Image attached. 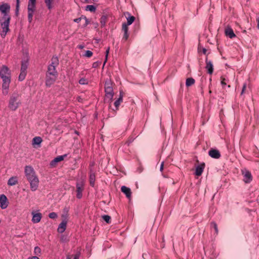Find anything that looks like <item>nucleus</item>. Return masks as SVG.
<instances>
[{"mask_svg": "<svg viewBox=\"0 0 259 259\" xmlns=\"http://www.w3.org/2000/svg\"><path fill=\"white\" fill-rule=\"evenodd\" d=\"M107 17L106 16H102L100 19V23L102 27H104L106 23Z\"/></svg>", "mask_w": 259, "mask_h": 259, "instance_id": "obj_32", "label": "nucleus"}, {"mask_svg": "<svg viewBox=\"0 0 259 259\" xmlns=\"http://www.w3.org/2000/svg\"><path fill=\"white\" fill-rule=\"evenodd\" d=\"M112 87V83L110 80H107L105 83V88H110Z\"/></svg>", "mask_w": 259, "mask_h": 259, "instance_id": "obj_41", "label": "nucleus"}, {"mask_svg": "<svg viewBox=\"0 0 259 259\" xmlns=\"http://www.w3.org/2000/svg\"><path fill=\"white\" fill-rule=\"evenodd\" d=\"M36 0H29L28 4V19L29 22L32 20L33 13L35 9Z\"/></svg>", "mask_w": 259, "mask_h": 259, "instance_id": "obj_5", "label": "nucleus"}, {"mask_svg": "<svg viewBox=\"0 0 259 259\" xmlns=\"http://www.w3.org/2000/svg\"><path fill=\"white\" fill-rule=\"evenodd\" d=\"M62 217H65V218H66V215H62Z\"/></svg>", "mask_w": 259, "mask_h": 259, "instance_id": "obj_55", "label": "nucleus"}, {"mask_svg": "<svg viewBox=\"0 0 259 259\" xmlns=\"http://www.w3.org/2000/svg\"><path fill=\"white\" fill-rule=\"evenodd\" d=\"M66 157V154L63 155L58 156L56 157V158H55L54 159V160H53L51 161V164L52 165H53L54 164L63 160L65 158V157Z\"/></svg>", "mask_w": 259, "mask_h": 259, "instance_id": "obj_22", "label": "nucleus"}, {"mask_svg": "<svg viewBox=\"0 0 259 259\" xmlns=\"http://www.w3.org/2000/svg\"><path fill=\"white\" fill-rule=\"evenodd\" d=\"M109 50H110V48L108 47L107 49L106 50L105 60V61L104 62V65H105V64L106 63V61L107 60V58H108V54H109Z\"/></svg>", "mask_w": 259, "mask_h": 259, "instance_id": "obj_40", "label": "nucleus"}, {"mask_svg": "<svg viewBox=\"0 0 259 259\" xmlns=\"http://www.w3.org/2000/svg\"><path fill=\"white\" fill-rule=\"evenodd\" d=\"M18 182V178L16 176L12 177L9 179L8 185L11 186H14L17 184Z\"/></svg>", "mask_w": 259, "mask_h": 259, "instance_id": "obj_21", "label": "nucleus"}, {"mask_svg": "<svg viewBox=\"0 0 259 259\" xmlns=\"http://www.w3.org/2000/svg\"><path fill=\"white\" fill-rule=\"evenodd\" d=\"M10 5L8 3H3L0 5V12L2 13L1 17H11L9 14L10 12Z\"/></svg>", "mask_w": 259, "mask_h": 259, "instance_id": "obj_7", "label": "nucleus"}, {"mask_svg": "<svg viewBox=\"0 0 259 259\" xmlns=\"http://www.w3.org/2000/svg\"><path fill=\"white\" fill-rule=\"evenodd\" d=\"M96 66H97L96 63H94L93 64V67H96Z\"/></svg>", "mask_w": 259, "mask_h": 259, "instance_id": "obj_53", "label": "nucleus"}, {"mask_svg": "<svg viewBox=\"0 0 259 259\" xmlns=\"http://www.w3.org/2000/svg\"><path fill=\"white\" fill-rule=\"evenodd\" d=\"M49 217L50 219H55L57 218L58 215L55 212H52L49 213Z\"/></svg>", "mask_w": 259, "mask_h": 259, "instance_id": "obj_37", "label": "nucleus"}, {"mask_svg": "<svg viewBox=\"0 0 259 259\" xmlns=\"http://www.w3.org/2000/svg\"><path fill=\"white\" fill-rule=\"evenodd\" d=\"M102 218L104 221H105L107 223H110L111 217L108 215H104L102 216Z\"/></svg>", "mask_w": 259, "mask_h": 259, "instance_id": "obj_33", "label": "nucleus"}, {"mask_svg": "<svg viewBox=\"0 0 259 259\" xmlns=\"http://www.w3.org/2000/svg\"><path fill=\"white\" fill-rule=\"evenodd\" d=\"M208 155L214 159H219L221 157V154L217 149H211L208 151Z\"/></svg>", "mask_w": 259, "mask_h": 259, "instance_id": "obj_13", "label": "nucleus"}, {"mask_svg": "<svg viewBox=\"0 0 259 259\" xmlns=\"http://www.w3.org/2000/svg\"><path fill=\"white\" fill-rule=\"evenodd\" d=\"M11 17H1L0 18V25L2 28L1 32V36L2 38H5L7 33L10 31L9 25L10 23Z\"/></svg>", "mask_w": 259, "mask_h": 259, "instance_id": "obj_4", "label": "nucleus"}, {"mask_svg": "<svg viewBox=\"0 0 259 259\" xmlns=\"http://www.w3.org/2000/svg\"><path fill=\"white\" fill-rule=\"evenodd\" d=\"M21 95L17 92L13 93L10 96L9 102V108L12 111H15L21 104Z\"/></svg>", "mask_w": 259, "mask_h": 259, "instance_id": "obj_3", "label": "nucleus"}, {"mask_svg": "<svg viewBox=\"0 0 259 259\" xmlns=\"http://www.w3.org/2000/svg\"><path fill=\"white\" fill-rule=\"evenodd\" d=\"M257 27L259 29V16H258V18L257 19Z\"/></svg>", "mask_w": 259, "mask_h": 259, "instance_id": "obj_52", "label": "nucleus"}, {"mask_svg": "<svg viewBox=\"0 0 259 259\" xmlns=\"http://www.w3.org/2000/svg\"><path fill=\"white\" fill-rule=\"evenodd\" d=\"M79 83L81 85H86L89 83V80L85 78L82 77L79 80Z\"/></svg>", "mask_w": 259, "mask_h": 259, "instance_id": "obj_30", "label": "nucleus"}, {"mask_svg": "<svg viewBox=\"0 0 259 259\" xmlns=\"http://www.w3.org/2000/svg\"><path fill=\"white\" fill-rule=\"evenodd\" d=\"M92 55H93L92 52L90 50H88V51H85V53L84 55H83V56L88 57V58H90V57H91L92 56Z\"/></svg>", "mask_w": 259, "mask_h": 259, "instance_id": "obj_36", "label": "nucleus"}, {"mask_svg": "<svg viewBox=\"0 0 259 259\" xmlns=\"http://www.w3.org/2000/svg\"><path fill=\"white\" fill-rule=\"evenodd\" d=\"M206 50L205 49H203V53L204 54H205V53H206Z\"/></svg>", "mask_w": 259, "mask_h": 259, "instance_id": "obj_54", "label": "nucleus"}, {"mask_svg": "<svg viewBox=\"0 0 259 259\" xmlns=\"http://www.w3.org/2000/svg\"><path fill=\"white\" fill-rule=\"evenodd\" d=\"M8 206V199L4 194L0 195V207L2 209H5Z\"/></svg>", "mask_w": 259, "mask_h": 259, "instance_id": "obj_12", "label": "nucleus"}, {"mask_svg": "<svg viewBox=\"0 0 259 259\" xmlns=\"http://www.w3.org/2000/svg\"><path fill=\"white\" fill-rule=\"evenodd\" d=\"M1 223V220H0V223Z\"/></svg>", "mask_w": 259, "mask_h": 259, "instance_id": "obj_56", "label": "nucleus"}, {"mask_svg": "<svg viewBox=\"0 0 259 259\" xmlns=\"http://www.w3.org/2000/svg\"><path fill=\"white\" fill-rule=\"evenodd\" d=\"M195 79L192 77L188 78L186 81V85L187 87H190L195 83Z\"/></svg>", "mask_w": 259, "mask_h": 259, "instance_id": "obj_26", "label": "nucleus"}, {"mask_svg": "<svg viewBox=\"0 0 259 259\" xmlns=\"http://www.w3.org/2000/svg\"><path fill=\"white\" fill-rule=\"evenodd\" d=\"M77 100L79 102H82L83 99L80 97H78L77 98Z\"/></svg>", "mask_w": 259, "mask_h": 259, "instance_id": "obj_49", "label": "nucleus"}, {"mask_svg": "<svg viewBox=\"0 0 259 259\" xmlns=\"http://www.w3.org/2000/svg\"><path fill=\"white\" fill-rule=\"evenodd\" d=\"M123 37H122V40H124V41H126L127 40L128 38V36H129V34L128 32H123Z\"/></svg>", "mask_w": 259, "mask_h": 259, "instance_id": "obj_39", "label": "nucleus"}, {"mask_svg": "<svg viewBox=\"0 0 259 259\" xmlns=\"http://www.w3.org/2000/svg\"><path fill=\"white\" fill-rule=\"evenodd\" d=\"M225 33L226 35L230 38H233L236 36L233 29L230 27H227L225 29Z\"/></svg>", "mask_w": 259, "mask_h": 259, "instance_id": "obj_17", "label": "nucleus"}, {"mask_svg": "<svg viewBox=\"0 0 259 259\" xmlns=\"http://www.w3.org/2000/svg\"><path fill=\"white\" fill-rule=\"evenodd\" d=\"M45 3L49 10H51L53 8L52 3L53 0H44Z\"/></svg>", "mask_w": 259, "mask_h": 259, "instance_id": "obj_27", "label": "nucleus"}, {"mask_svg": "<svg viewBox=\"0 0 259 259\" xmlns=\"http://www.w3.org/2000/svg\"><path fill=\"white\" fill-rule=\"evenodd\" d=\"M163 166H164V162H161V163L160 164V170L161 171H162V170L163 169Z\"/></svg>", "mask_w": 259, "mask_h": 259, "instance_id": "obj_47", "label": "nucleus"}, {"mask_svg": "<svg viewBox=\"0 0 259 259\" xmlns=\"http://www.w3.org/2000/svg\"><path fill=\"white\" fill-rule=\"evenodd\" d=\"M0 76L11 77V73L9 69L5 65H3L0 69Z\"/></svg>", "mask_w": 259, "mask_h": 259, "instance_id": "obj_11", "label": "nucleus"}, {"mask_svg": "<svg viewBox=\"0 0 259 259\" xmlns=\"http://www.w3.org/2000/svg\"><path fill=\"white\" fill-rule=\"evenodd\" d=\"M96 180V176L94 173L91 172L90 175V185L94 187L95 185V182Z\"/></svg>", "mask_w": 259, "mask_h": 259, "instance_id": "obj_24", "label": "nucleus"}, {"mask_svg": "<svg viewBox=\"0 0 259 259\" xmlns=\"http://www.w3.org/2000/svg\"><path fill=\"white\" fill-rule=\"evenodd\" d=\"M210 226L211 227H213L216 233L218 234V229L217 224L215 222H211L210 224Z\"/></svg>", "mask_w": 259, "mask_h": 259, "instance_id": "obj_38", "label": "nucleus"}, {"mask_svg": "<svg viewBox=\"0 0 259 259\" xmlns=\"http://www.w3.org/2000/svg\"><path fill=\"white\" fill-rule=\"evenodd\" d=\"M77 47L80 49H82L84 48V46L82 45H79L77 46Z\"/></svg>", "mask_w": 259, "mask_h": 259, "instance_id": "obj_50", "label": "nucleus"}, {"mask_svg": "<svg viewBox=\"0 0 259 259\" xmlns=\"http://www.w3.org/2000/svg\"><path fill=\"white\" fill-rule=\"evenodd\" d=\"M82 18H83V19H84L85 20V23L83 25V27H86L89 24L90 21L87 18V17L84 16H82Z\"/></svg>", "mask_w": 259, "mask_h": 259, "instance_id": "obj_42", "label": "nucleus"}, {"mask_svg": "<svg viewBox=\"0 0 259 259\" xmlns=\"http://www.w3.org/2000/svg\"><path fill=\"white\" fill-rule=\"evenodd\" d=\"M226 79L223 77H221V84L222 85H225L227 84Z\"/></svg>", "mask_w": 259, "mask_h": 259, "instance_id": "obj_43", "label": "nucleus"}, {"mask_svg": "<svg viewBox=\"0 0 259 259\" xmlns=\"http://www.w3.org/2000/svg\"><path fill=\"white\" fill-rule=\"evenodd\" d=\"M105 100H108V102H111L112 100L114 93L112 87L110 88H105Z\"/></svg>", "mask_w": 259, "mask_h": 259, "instance_id": "obj_9", "label": "nucleus"}, {"mask_svg": "<svg viewBox=\"0 0 259 259\" xmlns=\"http://www.w3.org/2000/svg\"><path fill=\"white\" fill-rule=\"evenodd\" d=\"M122 30L123 32H128V25L126 23H123L122 25Z\"/></svg>", "mask_w": 259, "mask_h": 259, "instance_id": "obj_35", "label": "nucleus"}, {"mask_svg": "<svg viewBox=\"0 0 259 259\" xmlns=\"http://www.w3.org/2000/svg\"><path fill=\"white\" fill-rule=\"evenodd\" d=\"M32 222L33 223H38L40 221L42 218V215L40 213H34V212H32Z\"/></svg>", "mask_w": 259, "mask_h": 259, "instance_id": "obj_16", "label": "nucleus"}, {"mask_svg": "<svg viewBox=\"0 0 259 259\" xmlns=\"http://www.w3.org/2000/svg\"><path fill=\"white\" fill-rule=\"evenodd\" d=\"M83 19V18H82V16L79 17V18H76V19H74V21L76 23H79L80 22V21Z\"/></svg>", "mask_w": 259, "mask_h": 259, "instance_id": "obj_44", "label": "nucleus"}, {"mask_svg": "<svg viewBox=\"0 0 259 259\" xmlns=\"http://www.w3.org/2000/svg\"><path fill=\"white\" fill-rule=\"evenodd\" d=\"M3 80L2 93L4 95H7L9 93V86L11 82V77H1Z\"/></svg>", "mask_w": 259, "mask_h": 259, "instance_id": "obj_6", "label": "nucleus"}, {"mask_svg": "<svg viewBox=\"0 0 259 259\" xmlns=\"http://www.w3.org/2000/svg\"><path fill=\"white\" fill-rule=\"evenodd\" d=\"M206 62V66L205 68L207 70V72L209 74H212L213 72V65L211 61L208 60L207 58H206L205 60Z\"/></svg>", "mask_w": 259, "mask_h": 259, "instance_id": "obj_14", "label": "nucleus"}, {"mask_svg": "<svg viewBox=\"0 0 259 259\" xmlns=\"http://www.w3.org/2000/svg\"><path fill=\"white\" fill-rule=\"evenodd\" d=\"M84 184L83 180L78 181L76 183V197L78 199H80L82 197V192L84 189Z\"/></svg>", "mask_w": 259, "mask_h": 259, "instance_id": "obj_8", "label": "nucleus"}, {"mask_svg": "<svg viewBox=\"0 0 259 259\" xmlns=\"http://www.w3.org/2000/svg\"><path fill=\"white\" fill-rule=\"evenodd\" d=\"M96 8L94 5H88L85 7V10L90 11L91 12H95Z\"/></svg>", "mask_w": 259, "mask_h": 259, "instance_id": "obj_29", "label": "nucleus"}, {"mask_svg": "<svg viewBox=\"0 0 259 259\" xmlns=\"http://www.w3.org/2000/svg\"><path fill=\"white\" fill-rule=\"evenodd\" d=\"M135 20V17L134 16H132L128 17V18H127V23H126V24H127V25H131L134 22Z\"/></svg>", "mask_w": 259, "mask_h": 259, "instance_id": "obj_31", "label": "nucleus"}, {"mask_svg": "<svg viewBox=\"0 0 259 259\" xmlns=\"http://www.w3.org/2000/svg\"><path fill=\"white\" fill-rule=\"evenodd\" d=\"M67 223V220L65 219L60 224L57 229L59 233H62L65 231L66 228Z\"/></svg>", "mask_w": 259, "mask_h": 259, "instance_id": "obj_15", "label": "nucleus"}, {"mask_svg": "<svg viewBox=\"0 0 259 259\" xmlns=\"http://www.w3.org/2000/svg\"><path fill=\"white\" fill-rule=\"evenodd\" d=\"M122 101H123V94H122V92L120 91L119 97L114 103V105L115 107H116V110H117L118 109V107L120 105V104H121V103L122 102Z\"/></svg>", "mask_w": 259, "mask_h": 259, "instance_id": "obj_20", "label": "nucleus"}, {"mask_svg": "<svg viewBox=\"0 0 259 259\" xmlns=\"http://www.w3.org/2000/svg\"><path fill=\"white\" fill-rule=\"evenodd\" d=\"M16 1H17L16 11H18V9H19V7L20 0H16Z\"/></svg>", "mask_w": 259, "mask_h": 259, "instance_id": "obj_46", "label": "nucleus"}, {"mask_svg": "<svg viewBox=\"0 0 259 259\" xmlns=\"http://www.w3.org/2000/svg\"><path fill=\"white\" fill-rule=\"evenodd\" d=\"M243 176V181L245 183H249L252 180L251 174L248 170L244 169L242 171Z\"/></svg>", "mask_w": 259, "mask_h": 259, "instance_id": "obj_10", "label": "nucleus"}, {"mask_svg": "<svg viewBox=\"0 0 259 259\" xmlns=\"http://www.w3.org/2000/svg\"><path fill=\"white\" fill-rule=\"evenodd\" d=\"M26 74H27V72L21 71V72H20V73L19 75V77H18L19 80L20 81H23L25 79Z\"/></svg>", "mask_w": 259, "mask_h": 259, "instance_id": "obj_28", "label": "nucleus"}, {"mask_svg": "<svg viewBox=\"0 0 259 259\" xmlns=\"http://www.w3.org/2000/svg\"><path fill=\"white\" fill-rule=\"evenodd\" d=\"M121 191L126 195L127 198H131L132 192L130 188L125 186H123L121 188Z\"/></svg>", "mask_w": 259, "mask_h": 259, "instance_id": "obj_18", "label": "nucleus"}, {"mask_svg": "<svg viewBox=\"0 0 259 259\" xmlns=\"http://www.w3.org/2000/svg\"><path fill=\"white\" fill-rule=\"evenodd\" d=\"M246 83H244V84L243 85L242 89V92L241 93V95H242L244 93V91H245V90L246 89Z\"/></svg>", "mask_w": 259, "mask_h": 259, "instance_id": "obj_45", "label": "nucleus"}, {"mask_svg": "<svg viewBox=\"0 0 259 259\" xmlns=\"http://www.w3.org/2000/svg\"><path fill=\"white\" fill-rule=\"evenodd\" d=\"M204 168V163L198 165L196 168L195 175L197 176L201 175Z\"/></svg>", "mask_w": 259, "mask_h": 259, "instance_id": "obj_19", "label": "nucleus"}, {"mask_svg": "<svg viewBox=\"0 0 259 259\" xmlns=\"http://www.w3.org/2000/svg\"><path fill=\"white\" fill-rule=\"evenodd\" d=\"M27 259H39L37 256H32L29 257Z\"/></svg>", "mask_w": 259, "mask_h": 259, "instance_id": "obj_48", "label": "nucleus"}, {"mask_svg": "<svg viewBox=\"0 0 259 259\" xmlns=\"http://www.w3.org/2000/svg\"><path fill=\"white\" fill-rule=\"evenodd\" d=\"M42 140L41 137H35L33 138L32 141V144L33 146L35 145H38L40 146V145L41 143L42 142Z\"/></svg>", "mask_w": 259, "mask_h": 259, "instance_id": "obj_23", "label": "nucleus"}, {"mask_svg": "<svg viewBox=\"0 0 259 259\" xmlns=\"http://www.w3.org/2000/svg\"><path fill=\"white\" fill-rule=\"evenodd\" d=\"M74 259H79V255L76 254L74 257Z\"/></svg>", "mask_w": 259, "mask_h": 259, "instance_id": "obj_51", "label": "nucleus"}, {"mask_svg": "<svg viewBox=\"0 0 259 259\" xmlns=\"http://www.w3.org/2000/svg\"><path fill=\"white\" fill-rule=\"evenodd\" d=\"M24 174L30 184L31 190L36 191L38 187L39 181L34 168L31 166L26 165L24 168Z\"/></svg>", "mask_w": 259, "mask_h": 259, "instance_id": "obj_2", "label": "nucleus"}, {"mask_svg": "<svg viewBox=\"0 0 259 259\" xmlns=\"http://www.w3.org/2000/svg\"><path fill=\"white\" fill-rule=\"evenodd\" d=\"M58 65V57L53 56L51 59V63L48 65L46 74V85L47 87H51L56 80L58 74L56 67Z\"/></svg>", "mask_w": 259, "mask_h": 259, "instance_id": "obj_1", "label": "nucleus"}, {"mask_svg": "<svg viewBox=\"0 0 259 259\" xmlns=\"http://www.w3.org/2000/svg\"><path fill=\"white\" fill-rule=\"evenodd\" d=\"M34 253L36 255H39L41 253V249L38 246H36L34 249Z\"/></svg>", "mask_w": 259, "mask_h": 259, "instance_id": "obj_34", "label": "nucleus"}, {"mask_svg": "<svg viewBox=\"0 0 259 259\" xmlns=\"http://www.w3.org/2000/svg\"><path fill=\"white\" fill-rule=\"evenodd\" d=\"M28 63L27 61H22L21 63V71L27 72Z\"/></svg>", "mask_w": 259, "mask_h": 259, "instance_id": "obj_25", "label": "nucleus"}]
</instances>
